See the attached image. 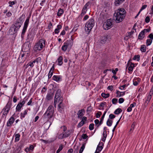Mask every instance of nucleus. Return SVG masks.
<instances>
[{
	"label": "nucleus",
	"instance_id": "46",
	"mask_svg": "<svg viewBox=\"0 0 153 153\" xmlns=\"http://www.w3.org/2000/svg\"><path fill=\"white\" fill-rule=\"evenodd\" d=\"M103 148V147L102 146H99V145H98L97 146V147L96 150L98 151L99 152H100L102 150Z\"/></svg>",
	"mask_w": 153,
	"mask_h": 153
},
{
	"label": "nucleus",
	"instance_id": "59",
	"mask_svg": "<svg viewBox=\"0 0 153 153\" xmlns=\"http://www.w3.org/2000/svg\"><path fill=\"white\" fill-rule=\"evenodd\" d=\"M150 18L149 16H147L146 17V19H145V22L147 23H149L150 21Z\"/></svg>",
	"mask_w": 153,
	"mask_h": 153
},
{
	"label": "nucleus",
	"instance_id": "12",
	"mask_svg": "<svg viewBox=\"0 0 153 153\" xmlns=\"http://www.w3.org/2000/svg\"><path fill=\"white\" fill-rule=\"evenodd\" d=\"M12 105V103L11 102H8L7 103V105H6V108H7V109L6 110V113L4 112V113L3 114V115L5 116H7L8 113L9 111L10 108L11 107V105Z\"/></svg>",
	"mask_w": 153,
	"mask_h": 153
},
{
	"label": "nucleus",
	"instance_id": "31",
	"mask_svg": "<svg viewBox=\"0 0 153 153\" xmlns=\"http://www.w3.org/2000/svg\"><path fill=\"white\" fill-rule=\"evenodd\" d=\"M30 44L27 43L25 45V46H26V47H25V48L24 49L25 51H28V50H30V46H29Z\"/></svg>",
	"mask_w": 153,
	"mask_h": 153
},
{
	"label": "nucleus",
	"instance_id": "1",
	"mask_svg": "<svg viewBox=\"0 0 153 153\" xmlns=\"http://www.w3.org/2000/svg\"><path fill=\"white\" fill-rule=\"evenodd\" d=\"M123 10L122 13L117 12L115 11L114 14V16L116 17L115 21L116 23L121 22L125 18L126 15V11L125 9H122Z\"/></svg>",
	"mask_w": 153,
	"mask_h": 153
},
{
	"label": "nucleus",
	"instance_id": "42",
	"mask_svg": "<svg viewBox=\"0 0 153 153\" xmlns=\"http://www.w3.org/2000/svg\"><path fill=\"white\" fill-rule=\"evenodd\" d=\"M53 107L52 105H50L47 111H52L53 112H54V110H53Z\"/></svg>",
	"mask_w": 153,
	"mask_h": 153
},
{
	"label": "nucleus",
	"instance_id": "19",
	"mask_svg": "<svg viewBox=\"0 0 153 153\" xmlns=\"http://www.w3.org/2000/svg\"><path fill=\"white\" fill-rule=\"evenodd\" d=\"M71 39L73 40V39L72 38V36H71ZM73 43L72 41L71 40H67L64 43V44L66 45H67L68 47L69 46L71 47Z\"/></svg>",
	"mask_w": 153,
	"mask_h": 153
},
{
	"label": "nucleus",
	"instance_id": "9",
	"mask_svg": "<svg viewBox=\"0 0 153 153\" xmlns=\"http://www.w3.org/2000/svg\"><path fill=\"white\" fill-rule=\"evenodd\" d=\"M25 18V15L24 14H22L21 16L16 21V23H19L18 25H20L21 27L22 23H23L24 19Z\"/></svg>",
	"mask_w": 153,
	"mask_h": 153
},
{
	"label": "nucleus",
	"instance_id": "60",
	"mask_svg": "<svg viewBox=\"0 0 153 153\" xmlns=\"http://www.w3.org/2000/svg\"><path fill=\"white\" fill-rule=\"evenodd\" d=\"M92 109V108L91 106L88 107L87 109V111L91 112V111Z\"/></svg>",
	"mask_w": 153,
	"mask_h": 153
},
{
	"label": "nucleus",
	"instance_id": "64",
	"mask_svg": "<svg viewBox=\"0 0 153 153\" xmlns=\"http://www.w3.org/2000/svg\"><path fill=\"white\" fill-rule=\"evenodd\" d=\"M124 101V99L123 98H120L119 100V102L120 103H122Z\"/></svg>",
	"mask_w": 153,
	"mask_h": 153
},
{
	"label": "nucleus",
	"instance_id": "48",
	"mask_svg": "<svg viewBox=\"0 0 153 153\" xmlns=\"http://www.w3.org/2000/svg\"><path fill=\"white\" fill-rule=\"evenodd\" d=\"M85 122L84 121H81L78 125L77 127L78 128L81 127L84 124Z\"/></svg>",
	"mask_w": 153,
	"mask_h": 153
},
{
	"label": "nucleus",
	"instance_id": "55",
	"mask_svg": "<svg viewBox=\"0 0 153 153\" xmlns=\"http://www.w3.org/2000/svg\"><path fill=\"white\" fill-rule=\"evenodd\" d=\"M118 100L116 98H114L112 100V103L114 104H115L117 102Z\"/></svg>",
	"mask_w": 153,
	"mask_h": 153
},
{
	"label": "nucleus",
	"instance_id": "49",
	"mask_svg": "<svg viewBox=\"0 0 153 153\" xmlns=\"http://www.w3.org/2000/svg\"><path fill=\"white\" fill-rule=\"evenodd\" d=\"M94 124L93 123H91L90 124L89 127V129L90 130H93L94 128Z\"/></svg>",
	"mask_w": 153,
	"mask_h": 153
},
{
	"label": "nucleus",
	"instance_id": "50",
	"mask_svg": "<svg viewBox=\"0 0 153 153\" xmlns=\"http://www.w3.org/2000/svg\"><path fill=\"white\" fill-rule=\"evenodd\" d=\"M16 3V1H10L8 3L9 4V6L12 7L13 5L14 4Z\"/></svg>",
	"mask_w": 153,
	"mask_h": 153
},
{
	"label": "nucleus",
	"instance_id": "51",
	"mask_svg": "<svg viewBox=\"0 0 153 153\" xmlns=\"http://www.w3.org/2000/svg\"><path fill=\"white\" fill-rule=\"evenodd\" d=\"M68 48L67 45H65L64 44V45H63L62 48V50L63 51H65L67 48Z\"/></svg>",
	"mask_w": 153,
	"mask_h": 153
},
{
	"label": "nucleus",
	"instance_id": "63",
	"mask_svg": "<svg viewBox=\"0 0 153 153\" xmlns=\"http://www.w3.org/2000/svg\"><path fill=\"white\" fill-rule=\"evenodd\" d=\"M52 27V24L51 22H50L48 26V29L50 30Z\"/></svg>",
	"mask_w": 153,
	"mask_h": 153
},
{
	"label": "nucleus",
	"instance_id": "13",
	"mask_svg": "<svg viewBox=\"0 0 153 153\" xmlns=\"http://www.w3.org/2000/svg\"><path fill=\"white\" fill-rule=\"evenodd\" d=\"M38 42V45H40V46L39 48L42 49L45 46V41L44 39H40Z\"/></svg>",
	"mask_w": 153,
	"mask_h": 153
},
{
	"label": "nucleus",
	"instance_id": "27",
	"mask_svg": "<svg viewBox=\"0 0 153 153\" xmlns=\"http://www.w3.org/2000/svg\"><path fill=\"white\" fill-rule=\"evenodd\" d=\"M64 10L63 9L60 8L58 11V12L57 14V15L58 16H60L63 14Z\"/></svg>",
	"mask_w": 153,
	"mask_h": 153
},
{
	"label": "nucleus",
	"instance_id": "17",
	"mask_svg": "<svg viewBox=\"0 0 153 153\" xmlns=\"http://www.w3.org/2000/svg\"><path fill=\"white\" fill-rule=\"evenodd\" d=\"M21 56L20 57V56H19L18 59V61L20 63H22L25 60V58H23L25 56V54L24 53H22V52H21Z\"/></svg>",
	"mask_w": 153,
	"mask_h": 153
},
{
	"label": "nucleus",
	"instance_id": "36",
	"mask_svg": "<svg viewBox=\"0 0 153 153\" xmlns=\"http://www.w3.org/2000/svg\"><path fill=\"white\" fill-rule=\"evenodd\" d=\"M149 61L148 60H146L142 64L143 66H149L150 65V63H149Z\"/></svg>",
	"mask_w": 153,
	"mask_h": 153
},
{
	"label": "nucleus",
	"instance_id": "14",
	"mask_svg": "<svg viewBox=\"0 0 153 153\" xmlns=\"http://www.w3.org/2000/svg\"><path fill=\"white\" fill-rule=\"evenodd\" d=\"M54 95V92H51L47 94L46 99L48 101L52 99Z\"/></svg>",
	"mask_w": 153,
	"mask_h": 153
},
{
	"label": "nucleus",
	"instance_id": "45",
	"mask_svg": "<svg viewBox=\"0 0 153 153\" xmlns=\"http://www.w3.org/2000/svg\"><path fill=\"white\" fill-rule=\"evenodd\" d=\"M20 137V135L19 134H17L15 135V141L17 142L19 141Z\"/></svg>",
	"mask_w": 153,
	"mask_h": 153
},
{
	"label": "nucleus",
	"instance_id": "53",
	"mask_svg": "<svg viewBox=\"0 0 153 153\" xmlns=\"http://www.w3.org/2000/svg\"><path fill=\"white\" fill-rule=\"evenodd\" d=\"M63 101V98L62 97H60L58 98L57 100V102L58 103L59 102H62V101Z\"/></svg>",
	"mask_w": 153,
	"mask_h": 153
},
{
	"label": "nucleus",
	"instance_id": "41",
	"mask_svg": "<svg viewBox=\"0 0 153 153\" xmlns=\"http://www.w3.org/2000/svg\"><path fill=\"white\" fill-rule=\"evenodd\" d=\"M140 55H135L133 57V59L134 60H137V61H139L140 60Z\"/></svg>",
	"mask_w": 153,
	"mask_h": 153
},
{
	"label": "nucleus",
	"instance_id": "28",
	"mask_svg": "<svg viewBox=\"0 0 153 153\" xmlns=\"http://www.w3.org/2000/svg\"><path fill=\"white\" fill-rule=\"evenodd\" d=\"M63 60L62 57L61 56H60L57 59L58 64L61 65L62 64V61Z\"/></svg>",
	"mask_w": 153,
	"mask_h": 153
},
{
	"label": "nucleus",
	"instance_id": "37",
	"mask_svg": "<svg viewBox=\"0 0 153 153\" xmlns=\"http://www.w3.org/2000/svg\"><path fill=\"white\" fill-rule=\"evenodd\" d=\"M109 96L110 94L108 93L106 94L105 93H102L101 94V96L105 98L108 97Z\"/></svg>",
	"mask_w": 153,
	"mask_h": 153
},
{
	"label": "nucleus",
	"instance_id": "11",
	"mask_svg": "<svg viewBox=\"0 0 153 153\" xmlns=\"http://www.w3.org/2000/svg\"><path fill=\"white\" fill-rule=\"evenodd\" d=\"M108 38L109 36L108 35L101 36L100 37V43L102 44L105 43L107 40L108 39Z\"/></svg>",
	"mask_w": 153,
	"mask_h": 153
},
{
	"label": "nucleus",
	"instance_id": "8",
	"mask_svg": "<svg viewBox=\"0 0 153 153\" xmlns=\"http://www.w3.org/2000/svg\"><path fill=\"white\" fill-rule=\"evenodd\" d=\"M71 133V131L69 130H68L64 133H62L60 134L59 136V138L60 139H62L64 138L68 137Z\"/></svg>",
	"mask_w": 153,
	"mask_h": 153
},
{
	"label": "nucleus",
	"instance_id": "15",
	"mask_svg": "<svg viewBox=\"0 0 153 153\" xmlns=\"http://www.w3.org/2000/svg\"><path fill=\"white\" fill-rule=\"evenodd\" d=\"M54 112H53L52 111H47L46 112L45 114V116L46 115V117L48 118V119H50L52 118Z\"/></svg>",
	"mask_w": 153,
	"mask_h": 153
},
{
	"label": "nucleus",
	"instance_id": "44",
	"mask_svg": "<svg viewBox=\"0 0 153 153\" xmlns=\"http://www.w3.org/2000/svg\"><path fill=\"white\" fill-rule=\"evenodd\" d=\"M122 3L119 0H115L114 2L115 5L117 6H119Z\"/></svg>",
	"mask_w": 153,
	"mask_h": 153
},
{
	"label": "nucleus",
	"instance_id": "30",
	"mask_svg": "<svg viewBox=\"0 0 153 153\" xmlns=\"http://www.w3.org/2000/svg\"><path fill=\"white\" fill-rule=\"evenodd\" d=\"M146 47L145 45H142L141 46L140 50L142 52H145L146 51Z\"/></svg>",
	"mask_w": 153,
	"mask_h": 153
},
{
	"label": "nucleus",
	"instance_id": "5",
	"mask_svg": "<svg viewBox=\"0 0 153 153\" xmlns=\"http://www.w3.org/2000/svg\"><path fill=\"white\" fill-rule=\"evenodd\" d=\"M41 59L40 57L36 58L35 59L32 61L30 62L26 65V67L30 66L31 67L33 66L38 67V63L40 62Z\"/></svg>",
	"mask_w": 153,
	"mask_h": 153
},
{
	"label": "nucleus",
	"instance_id": "18",
	"mask_svg": "<svg viewBox=\"0 0 153 153\" xmlns=\"http://www.w3.org/2000/svg\"><path fill=\"white\" fill-rule=\"evenodd\" d=\"M61 94V90L59 89H58L56 93L54 99L58 100V98L60 97Z\"/></svg>",
	"mask_w": 153,
	"mask_h": 153
},
{
	"label": "nucleus",
	"instance_id": "23",
	"mask_svg": "<svg viewBox=\"0 0 153 153\" xmlns=\"http://www.w3.org/2000/svg\"><path fill=\"white\" fill-rule=\"evenodd\" d=\"M106 113V111L104 112V114H103V115H102V117L101 118V119L100 121V124H98L97 126V128H98L101 124H102V123L103 121V120L105 114Z\"/></svg>",
	"mask_w": 153,
	"mask_h": 153
},
{
	"label": "nucleus",
	"instance_id": "43",
	"mask_svg": "<svg viewBox=\"0 0 153 153\" xmlns=\"http://www.w3.org/2000/svg\"><path fill=\"white\" fill-rule=\"evenodd\" d=\"M27 111L25 110L24 111V113H21V117L22 118V117L24 118L25 117V115L27 114Z\"/></svg>",
	"mask_w": 153,
	"mask_h": 153
},
{
	"label": "nucleus",
	"instance_id": "10",
	"mask_svg": "<svg viewBox=\"0 0 153 153\" xmlns=\"http://www.w3.org/2000/svg\"><path fill=\"white\" fill-rule=\"evenodd\" d=\"M15 115V114H14L9 119L8 121H7V126H10L11 125L14 123L15 119L14 117V116Z\"/></svg>",
	"mask_w": 153,
	"mask_h": 153
},
{
	"label": "nucleus",
	"instance_id": "35",
	"mask_svg": "<svg viewBox=\"0 0 153 153\" xmlns=\"http://www.w3.org/2000/svg\"><path fill=\"white\" fill-rule=\"evenodd\" d=\"M152 40L150 39H147L146 40V45L147 46H149L151 45V44L152 42Z\"/></svg>",
	"mask_w": 153,
	"mask_h": 153
},
{
	"label": "nucleus",
	"instance_id": "29",
	"mask_svg": "<svg viewBox=\"0 0 153 153\" xmlns=\"http://www.w3.org/2000/svg\"><path fill=\"white\" fill-rule=\"evenodd\" d=\"M22 106H23L21 105V103H19L17 105L16 108V111H21V108Z\"/></svg>",
	"mask_w": 153,
	"mask_h": 153
},
{
	"label": "nucleus",
	"instance_id": "25",
	"mask_svg": "<svg viewBox=\"0 0 153 153\" xmlns=\"http://www.w3.org/2000/svg\"><path fill=\"white\" fill-rule=\"evenodd\" d=\"M54 69V68H51L48 74V78L50 79L52 75H53V71Z\"/></svg>",
	"mask_w": 153,
	"mask_h": 153
},
{
	"label": "nucleus",
	"instance_id": "20",
	"mask_svg": "<svg viewBox=\"0 0 153 153\" xmlns=\"http://www.w3.org/2000/svg\"><path fill=\"white\" fill-rule=\"evenodd\" d=\"M71 39L73 40V39L72 38V36H71ZM73 43L72 41L71 40H67L64 43V44L66 45H67L68 47L69 46L71 47Z\"/></svg>",
	"mask_w": 153,
	"mask_h": 153
},
{
	"label": "nucleus",
	"instance_id": "32",
	"mask_svg": "<svg viewBox=\"0 0 153 153\" xmlns=\"http://www.w3.org/2000/svg\"><path fill=\"white\" fill-rule=\"evenodd\" d=\"M113 123V121L111 120H110V119H108L107 120V122H106V124L107 125L109 126H111L112 123Z\"/></svg>",
	"mask_w": 153,
	"mask_h": 153
},
{
	"label": "nucleus",
	"instance_id": "57",
	"mask_svg": "<svg viewBox=\"0 0 153 153\" xmlns=\"http://www.w3.org/2000/svg\"><path fill=\"white\" fill-rule=\"evenodd\" d=\"M147 38L152 40L153 39V33H151L147 36Z\"/></svg>",
	"mask_w": 153,
	"mask_h": 153
},
{
	"label": "nucleus",
	"instance_id": "4",
	"mask_svg": "<svg viewBox=\"0 0 153 153\" xmlns=\"http://www.w3.org/2000/svg\"><path fill=\"white\" fill-rule=\"evenodd\" d=\"M20 25L18 26H15V25L12 24L10 27L9 31L11 35H13L16 33L20 27Z\"/></svg>",
	"mask_w": 153,
	"mask_h": 153
},
{
	"label": "nucleus",
	"instance_id": "39",
	"mask_svg": "<svg viewBox=\"0 0 153 153\" xmlns=\"http://www.w3.org/2000/svg\"><path fill=\"white\" fill-rule=\"evenodd\" d=\"M87 11V10L83 8L82 11V13L80 16L82 17L86 13Z\"/></svg>",
	"mask_w": 153,
	"mask_h": 153
},
{
	"label": "nucleus",
	"instance_id": "52",
	"mask_svg": "<svg viewBox=\"0 0 153 153\" xmlns=\"http://www.w3.org/2000/svg\"><path fill=\"white\" fill-rule=\"evenodd\" d=\"M135 122H133L132 125L131 126V128L130 129V131H133L134 128L135 126Z\"/></svg>",
	"mask_w": 153,
	"mask_h": 153
},
{
	"label": "nucleus",
	"instance_id": "26",
	"mask_svg": "<svg viewBox=\"0 0 153 153\" xmlns=\"http://www.w3.org/2000/svg\"><path fill=\"white\" fill-rule=\"evenodd\" d=\"M58 108L59 111H62V109H64V106L62 102L59 103V104L58 105Z\"/></svg>",
	"mask_w": 153,
	"mask_h": 153
},
{
	"label": "nucleus",
	"instance_id": "54",
	"mask_svg": "<svg viewBox=\"0 0 153 153\" xmlns=\"http://www.w3.org/2000/svg\"><path fill=\"white\" fill-rule=\"evenodd\" d=\"M102 112L101 111H98V112L96 113V117L97 118H98L100 117V116L102 115Z\"/></svg>",
	"mask_w": 153,
	"mask_h": 153
},
{
	"label": "nucleus",
	"instance_id": "21",
	"mask_svg": "<svg viewBox=\"0 0 153 153\" xmlns=\"http://www.w3.org/2000/svg\"><path fill=\"white\" fill-rule=\"evenodd\" d=\"M83 111L85 112V110L84 109H82L78 111L77 113V115H78V118H81L84 115L82 112Z\"/></svg>",
	"mask_w": 153,
	"mask_h": 153
},
{
	"label": "nucleus",
	"instance_id": "38",
	"mask_svg": "<svg viewBox=\"0 0 153 153\" xmlns=\"http://www.w3.org/2000/svg\"><path fill=\"white\" fill-rule=\"evenodd\" d=\"M53 80L57 82L59 81L60 79V77L56 75H54L53 76Z\"/></svg>",
	"mask_w": 153,
	"mask_h": 153
},
{
	"label": "nucleus",
	"instance_id": "34",
	"mask_svg": "<svg viewBox=\"0 0 153 153\" xmlns=\"http://www.w3.org/2000/svg\"><path fill=\"white\" fill-rule=\"evenodd\" d=\"M85 143H84L80 149L79 151V153H82L85 148Z\"/></svg>",
	"mask_w": 153,
	"mask_h": 153
},
{
	"label": "nucleus",
	"instance_id": "16",
	"mask_svg": "<svg viewBox=\"0 0 153 153\" xmlns=\"http://www.w3.org/2000/svg\"><path fill=\"white\" fill-rule=\"evenodd\" d=\"M31 35V34H28L27 35V42L25 43V44L23 46V48H24L25 47V45L27 43H29L30 44V42L33 40V38L32 37V36L30 37V36Z\"/></svg>",
	"mask_w": 153,
	"mask_h": 153
},
{
	"label": "nucleus",
	"instance_id": "22",
	"mask_svg": "<svg viewBox=\"0 0 153 153\" xmlns=\"http://www.w3.org/2000/svg\"><path fill=\"white\" fill-rule=\"evenodd\" d=\"M38 44L39 42L36 44L33 47V50L36 51L37 50L41 51L42 49L39 48L40 46V45H38Z\"/></svg>",
	"mask_w": 153,
	"mask_h": 153
},
{
	"label": "nucleus",
	"instance_id": "24",
	"mask_svg": "<svg viewBox=\"0 0 153 153\" xmlns=\"http://www.w3.org/2000/svg\"><path fill=\"white\" fill-rule=\"evenodd\" d=\"M131 60H129L127 65V66L126 67H134L135 66V65H136V64H134V63H132L130 62Z\"/></svg>",
	"mask_w": 153,
	"mask_h": 153
},
{
	"label": "nucleus",
	"instance_id": "2",
	"mask_svg": "<svg viewBox=\"0 0 153 153\" xmlns=\"http://www.w3.org/2000/svg\"><path fill=\"white\" fill-rule=\"evenodd\" d=\"M94 19L93 18L90 19L86 23L85 29L86 31L88 32V33L94 27Z\"/></svg>",
	"mask_w": 153,
	"mask_h": 153
},
{
	"label": "nucleus",
	"instance_id": "61",
	"mask_svg": "<svg viewBox=\"0 0 153 153\" xmlns=\"http://www.w3.org/2000/svg\"><path fill=\"white\" fill-rule=\"evenodd\" d=\"M81 137L83 139H85L88 137V136L86 134H83Z\"/></svg>",
	"mask_w": 153,
	"mask_h": 153
},
{
	"label": "nucleus",
	"instance_id": "33",
	"mask_svg": "<svg viewBox=\"0 0 153 153\" xmlns=\"http://www.w3.org/2000/svg\"><path fill=\"white\" fill-rule=\"evenodd\" d=\"M122 111V109L120 108H118L115 110L114 113L116 114H118Z\"/></svg>",
	"mask_w": 153,
	"mask_h": 153
},
{
	"label": "nucleus",
	"instance_id": "6",
	"mask_svg": "<svg viewBox=\"0 0 153 153\" xmlns=\"http://www.w3.org/2000/svg\"><path fill=\"white\" fill-rule=\"evenodd\" d=\"M150 30L151 29L150 27L147 29H144L140 33L138 36V39L141 40L143 39L145 37L146 33L149 32Z\"/></svg>",
	"mask_w": 153,
	"mask_h": 153
},
{
	"label": "nucleus",
	"instance_id": "58",
	"mask_svg": "<svg viewBox=\"0 0 153 153\" xmlns=\"http://www.w3.org/2000/svg\"><path fill=\"white\" fill-rule=\"evenodd\" d=\"M115 116L113 114H111L109 115V118L111 119H113L115 117Z\"/></svg>",
	"mask_w": 153,
	"mask_h": 153
},
{
	"label": "nucleus",
	"instance_id": "56",
	"mask_svg": "<svg viewBox=\"0 0 153 153\" xmlns=\"http://www.w3.org/2000/svg\"><path fill=\"white\" fill-rule=\"evenodd\" d=\"M116 94H117V97H120L122 96L121 92L118 91H117Z\"/></svg>",
	"mask_w": 153,
	"mask_h": 153
},
{
	"label": "nucleus",
	"instance_id": "62",
	"mask_svg": "<svg viewBox=\"0 0 153 153\" xmlns=\"http://www.w3.org/2000/svg\"><path fill=\"white\" fill-rule=\"evenodd\" d=\"M107 60L105 59H103L101 62V63L102 64L105 65L106 64Z\"/></svg>",
	"mask_w": 153,
	"mask_h": 153
},
{
	"label": "nucleus",
	"instance_id": "40",
	"mask_svg": "<svg viewBox=\"0 0 153 153\" xmlns=\"http://www.w3.org/2000/svg\"><path fill=\"white\" fill-rule=\"evenodd\" d=\"M63 145L62 144H61L59 146L58 149L57 150L56 153H59L63 149Z\"/></svg>",
	"mask_w": 153,
	"mask_h": 153
},
{
	"label": "nucleus",
	"instance_id": "3",
	"mask_svg": "<svg viewBox=\"0 0 153 153\" xmlns=\"http://www.w3.org/2000/svg\"><path fill=\"white\" fill-rule=\"evenodd\" d=\"M30 17V15L27 18L24 23V27L22 30L21 35V37L23 39V37L25 35V33L26 32L27 28L28 25L29 20Z\"/></svg>",
	"mask_w": 153,
	"mask_h": 153
},
{
	"label": "nucleus",
	"instance_id": "47",
	"mask_svg": "<svg viewBox=\"0 0 153 153\" xmlns=\"http://www.w3.org/2000/svg\"><path fill=\"white\" fill-rule=\"evenodd\" d=\"M91 2L90 1H88L85 4L83 8L86 9V10H87L88 6L91 4Z\"/></svg>",
	"mask_w": 153,
	"mask_h": 153
},
{
	"label": "nucleus",
	"instance_id": "7",
	"mask_svg": "<svg viewBox=\"0 0 153 153\" xmlns=\"http://www.w3.org/2000/svg\"><path fill=\"white\" fill-rule=\"evenodd\" d=\"M112 25V20L111 19H108L107 20L106 24L103 25V28L105 30H108L111 28V26Z\"/></svg>",
	"mask_w": 153,
	"mask_h": 153
}]
</instances>
